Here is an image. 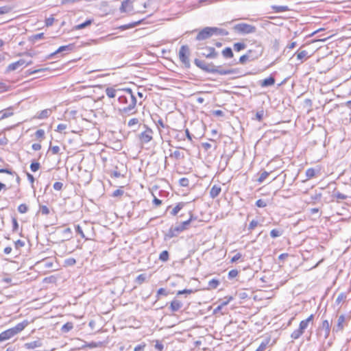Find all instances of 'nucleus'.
I'll return each instance as SVG.
<instances>
[{"instance_id": "1", "label": "nucleus", "mask_w": 351, "mask_h": 351, "mask_svg": "<svg viewBox=\"0 0 351 351\" xmlns=\"http://www.w3.org/2000/svg\"><path fill=\"white\" fill-rule=\"evenodd\" d=\"M125 94L120 95L118 101L120 104L123 105L122 109H120L122 114L132 115L136 113L135 107L136 106V99L132 89L124 88L122 90Z\"/></svg>"}, {"instance_id": "2", "label": "nucleus", "mask_w": 351, "mask_h": 351, "mask_svg": "<svg viewBox=\"0 0 351 351\" xmlns=\"http://www.w3.org/2000/svg\"><path fill=\"white\" fill-rule=\"evenodd\" d=\"M194 63L198 68L208 73H217L221 75L234 73V69H222L221 66H215L213 64H208L206 62L197 58L195 59Z\"/></svg>"}, {"instance_id": "3", "label": "nucleus", "mask_w": 351, "mask_h": 351, "mask_svg": "<svg viewBox=\"0 0 351 351\" xmlns=\"http://www.w3.org/2000/svg\"><path fill=\"white\" fill-rule=\"evenodd\" d=\"M28 325V322L25 320L16 324L14 327L9 328L0 333V342L8 340L21 332Z\"/></svg>"}, {"instance_id": "4", "label": "nucleus", "mask_w": 351, "mask_h": 351, "mask_svg": "<svg viewBox=\"0 0 351 351\" xmlns=\"http://www.w3.org/2000/svg\"><path fill=\"white\" fill-rule=\"evenodd\" d=\"M234 30L241 34H254L256 32V27L247 23H238L233 27Z\"/></svg>"}, {"instance_id": "5", "label": "nucleus", "mask_w": 351, "mask_h": 351, "mask_svg": "<svg viewBox=\"0 0 351 351\" xmlns=\"http://www.w3.org/2000/svg\"><path fill=\"white\" fill-rule=\"evenodd\" d=\"M189 56L190 50L189 47L187 45H182L179 50V58L186 68H189L191 66Z\"/></svg>"}, {"instance_id": "6", "label": "nucleus", "mask_w": 351, "mask_h": 351, "mask_svg": "<svg viewBox=\"0 0 351 351\" xmlns=\"http://www.w3.org/2000/svg\"><path fill=\"white\" fill-rule=\"evenodd\" d=\"M145 130L138 134V138L142 144H145L150 142L153 138V131L152 129L144 125Z\"/></svg>"}, {"instance_id": "7", "label": "nucleus", "mask_w": 351, "mask_h": 351, "mask_svg": "<svg viewBox=\"0 0 351 351\" xmlns=\"http://www.w3.org/2000/svg\"><path fill=\"white\" fill-rule=\"evenodd\" d=\"M197 49L203 50L201 54L207 58H215L218 56V53L215 51L214 47H206L202 48L198 47Z\"/></svg>"}, {"instance_id": "8", "label": "nucleus", "mask_w": 351, "mask_h": 351, "mask_svg": "<svg viewBox=\"0 0 351 351\" xmlns=\"http://www.w3.org/2000/svg\"><path fill=\"white\" fill-rule=\"evenodd\" d=\"M247 53L250 56L253 57V60H254L261 56L263 53V47L262 45H258L254 49H250Z\"/></svg>"}, {"instance_id": "9", "label": "nucleus", "mask_w": 351, "mask_h": 351, "mask_svg": "<svg viewBox=\"0 0 351 351\" xmlns=\"http://www.w3.org/2000/svg\"><path fill=\"white\" fill-rule=\"evenodd\" d=\"M210 27H204L202 29L197 35L196 40H203L207 38H209L212 36V34L210 30H209Z\"/></svg>"}, {"instance_id": "10", "label": "nucleus", "mask_w": 351, "mask_h": 351, "mask_svg": "<svg viewBox=\"0 0 351 351\" xmlns=\"http://www.w3.org/2000/svg\"><path fill=\"white\" fill-rule=\"evenodd\" d=\"M330 330V326L328 320H324L319 328L320 335H323L324 339L328 338Z\"/></svg>"}, {"instance_id": "11", "label": "nucleus", "mask_w": 351, "mask_h": 351, "mask_svg": "<svg viewBox=\"0 0 351 351\" xmlns=\"http://www.w3.org/2000/svg\"><path fill=\"white\" fill-rule=\"evenodd\" d=\"M74 49V45L73 44H69L68 45H64L60 47L55 52L51 53L49 55V57H53L57 53H62L64 51H71Z\"/></svg>"}, {"instance_id": "12", "label": "nucleus", "mask_w": 351, "mask_h": 351, "mask_svg": "<svg viewBox=\"0 0 351 351\" xmlns=\"http://www.w3.org/2000/svg\"><path fill=\"white\" fill-rule=\"evenodd\" d=\"M88 226V225L86 222H84L82 226L80 224L75 226L76 232L79 234L82 238L85 239L86 240L88 239L86 237L84 231L86 230V228Z\"/></svg>"}, {"instance_id": "13", "label": "nucleus", "mask_w": 351, "mask_h": 351, "mask_svg": "<svg viewBox=\"0 0 351 351\" xmlns=\"http://www.w3.org/2000/svg\"><path fill=\"white\" fill-rule=\"evenodd\" d=\"M25 64V61L23 59H21L15 62H13L8 65L7 68L8 71H12L16 70L19 67L24 65Z\"/></svg>"}, {"instance_id": "14", "label": "nucleus", "mask_w": 351, "mask_h": 351, "mask_svg": "<svg viewBox=\"0 0 351 351\" xmlns=\"http://www.w3.org/2000/svg\"><path fill=\"white\" fill-rule=\"evenodd\" d=\"M314 315L312 314L308 318L302 320L300 323L299 328L304 332L305 329L307 328L310 322H313Z\"/></svg>"}, {"instance_id": "15", "label": "nucleus", "mask_w": 351, "mask_h": 351, "mask_svg": "<svg viewBox=\"0 0 351 351\" xmlns=\"http://www.w3.org/2000/svg\"><path fill=\"white\" fill-rule=\"evenodd\" d=\"M42 345H43V343H42L40 339H37L34 341L25 343L24 346L27 350H32L36 348L41 347Z\"/></svg>"}, {"instance_id": "16", "label": "nucleus", "mask_w": 351, "mask_h": 351, "mask_svg": "<svg viewBox=\"0 0 351 351\" xmlns=\"http://www.w3.org/2000/svg\"><path fill=\"white\" fill-rule=\"evenodd\" d=\"M275 78L273 76H269L268 78H266L259 82V84L262 87H267L273 86L275 84Z\"/></svg>"}, {"instance_id": "17", "label": "nucleus", "mask_w": 351, "mask_h": 351, "mask_svg": "<svg viewBox=\"0 0 351 351\" xmlns=\"http://www.w3.org/2000/svg\"><path fill=\"white\" fill-rule=\"evenodd\" d=\"M182 302L175 299L171 302L169 308L172 312H176L179 311L182 308Z\"/></svg>"}, {"instance_id": "18", "label": "nucleus", "mask_w": 351, "mask_h": 351, "mask_svg": "<svg viewBox=\"0 0 351 351\" xmlns=\"http://www.w3.org/2000/svg\"><path fill=\"white\" fill-rule=\"evenodd\" d=\"M209 30H210L212 36L214 34L227 36L228 34V32L226 29H220L218 27H210Z\"/></svg>"}, {"instance_id": "19", "label": "nucleus", "mask_w": 351, "mask_h": 351, "mask_svg": "<svg viewBox=\"0 0 351 351\" xmlns=\"http://www.w3.org/2000/svg\"><path fill=\"white\" fill-rule=\"evenodd\" d=\"M132 10V5L130 0H124L120 8L121 12H127Z\"/></svg>"}, {"instance_id": "20", "label": "nucleus", "mask_w": 351, "mask_h": 351, "mask_svg": "<svg viewBox=\"0 0 351 351\" xmlns=\"http://www.w3.org/2000/svg\"><path fill=\"white\" fill-rule=\"evenodd\" d=\"M221 188L220 186L214 185V186H213V187L211 188V189L210 191V196L214 199L219 195V193H221Z\"/></svg>"}, {"instance_id": "21", "label": "nucleus", "mask_w": 351, "mask_h": 351, "mask_svg": "<svg viewBox=\"0 0 351 351\" xmlns=\"http://www.w3.org/2000/svg\"><path fill=\"white\" fill-rule=\"evenodd\" d=\"M169 157L178 160L183 159L184 158V154L183 152H181L179 150H175L169 154Z\"/></svg>"}, {"instance_id": "22", "label": "nucleus", "mask_w": 351, "mask_h": 351, "mask_svg": "<svg viewBox=\"0 0 351 351\" xmlns=\"http://www.w3.org/2000/svg\"><path fill=\"white\" fill-rule=\"evenodd\" d=\"M271 9L276 13L283 12L290 10L289 8L287 5H271Z\"/></svg>"}, {"instance_id": "23", "label": "nucleus", "mask_w": 351, "mask_h": 351, "mask_svg": "<svg viewBox=\"0 0 351 351\" xmlns=\"http://www.w3.org/2000/svg\"><path fill=\"white\" fill-rule=\"evenodd\" d=\"M222 55L225 58H231L234 54L230 47H226L222 51Z\"/></svg>"}, {"instance_id": "24", "label": "nucleus", "mask_w": 351, "mask_h": 351, "mask_svg": "<svg viewBox=\"0 0 351 351\" xmlns=\"http://www.w3.org/2000/svg\"><path fill=\"white\" fill-rule=\"evenodd\" d=\"M184 202H180L178 203L171 211V214L173 216H176L179 211L184 207Z\"/></svg>"}, {"instance_id": "25", "label": "nucleus", "mask_w": 351, "mask_h": 351, "mask_svg": "<svg viewBox=\"0 0 351 351\" xmlns=\"http://www.w3.org/2000/svg\"><path fill=\"white\" fill-rule=\"evenodd\" d=\"M51 114V110L45 109L39 112L37 116L38 119H43L47 118Z\"/></svg>"}, {"instance_id": "26", "label": "nucleus", "mask_w": 351, "mask_h": 351, "mask_svg": "<svg viewBox=\"0 0 351 351\" xmlns=\"http://www.w3.org/2000/svg\"><path fill=\"white\" fill-rule=\"evenodd\" d=\"M44 38V33H39L31 36L29 40L33 43H35L37 40Z\"/></svg>"}, {"instance_id": "27", "label": "nucleus", "mask_w": 351, "mask_h": 351, "mask_svg": "<svg viewBox=\"0 0 351 351\" xmlns=\"http://www.w3.org/2000/svg\"><path fill=\"white\" fill-rule=\"evenodd\" d=\"M117 90H115L114 88L112 87H108L106 88V93L107 95V96L110 98H114L116 97L117 95Z\"/></svg>"}, {"instance_id": "28", "label": "nucleus", "mask_w": 351, "mask_h": 351, "mask_svg": "<svg viewBox=\"0 0 351 351\" xmlns=\"http://www.w3.org/2000/svg\"><path fill=\"white\" fill-rule=\"evenodd\" d=\"M92 23H93V20H91V19L86 20L85 22L76 25L75 27V29H84V28L89 26L90 25H91Z\"/></svg>"}, {"instance_id": "29", "label": "nucleus", "mask_w": 351, "mask_h": 351, "mask_svg": "<svg viewBox=\"0 0 351 351\" xmlns=\"http://www.w3.org/2000/svg\"><path fill=\"white\" fill-rule=\"evenodd\" d=\"M253 57L250 56L247 53H246L245 55H243L239 58V62L242 64H244L247 61H252Z\"/></svg>"}, {"instance_id": "30", "label": "nucleus", "mask_w": 351, "mask_h": 351, "mask_svg": "<svg viewBox=\"0 0 351 351\" xmlns=\"http://www.w3.org/2000/svg\"><path fill=\"white\" fill-rule=\"evenodd\" d=\"M73 328V325L71 322H67L66 324H64L62 328H61V330L62 332H69L72 328Z\"/></svg>"}, {"instance_id": "31", "label": "nucleus", "mask_w": 351, "mask_h": 351, "mask_svg": "<svg viewBox=\"0 0 351 351\" xmlns=\"http://www.w3.org/2000/svg\"><path fill=\"white\" fill-rule=\"evenodd\" d=\"M345 321V317L344 315H340L338 318V323L336 326V328H335L333 330H341L343 328V323Z\"/></svg>"}, {"instance_id": "32", "label": "nucleus", "mask_w": 351, "mask_h": 351, "mask_svg": "<svg viewBox=\"0 0 351 351\" xmlns=\"http://www.w3.org/2000/svg\"><path fill=\"white\" fill-rule=\"evenodd\" d=\"M303 333L300 328H298L291 333V337L293 339H298Z\"/></svg>"}, {"instance_id": "33", "label": "nucleus", "mask_w": 351, "mask_h": 351, "mask_svg": "<svg viewBox=\"0 0 351 351\" xmlns=\"http://www.w3.org/2000/svg\"><path fill=\"white\" fill-rule=\"evenodd\" d=\"M234 50L236 51H240L245 48V44L243 43H237L233 45Z\"/></svg>"}, {"instance_id": "34", "label": "nucleus", "mask_w": 351, "mask_h": 351, "mask_svg": "<svg viewBox=\"0 0 351 351\" xmlns=\"http://www.w3.org/2000/svg\"><path fill=\"white\" fill-rule=\"evenodd\" d=\"M169 259V252L167 250L162 251L159 256V260L163 262L167 261Z\"/></svg>"}, {"instance_id": "35", "label": "nucleus", "mask_w": 351, "mask_h": 351, "mask_svg": "<svg viewBox=\"0 0 351 351\" xmlns=\"http://www.w3.org/2000/svg\"><path fill=\"white\" fill-rule=\"evenodd\" d=\"M332 197H336L338 199H346L348 196L339 192V191H334L332 194Z\"/></svg>"}, {"instance_id": "36", "label": "nucleus", "mask_w": 351, "mask_h": 351, "mask_svg": "<svg viewBox=\"0 0 351 351\" xmlns=\"http://www.w3.org/2000/svg\"><path fill=\"white\" fill-rule=\"evenodd\" d=\"M269 175V173L266 171H263L261 174H260V176L259 178H258L257 181L259 182V183H262L263 182L265 179L267 178V176Z\"/></svg>"}, {"instance_id": "37", "label": "nucleus", "mask_w": 351, "mask_h": 351, "mask_svg": "<svg viewBox=\"0 0 351 351\" xmlns=\"http://www.w3.org/2000/svg\"><path fill=\"white\" fill-rule=\"evenodd\" d=\"M219 285V281L216 279H212L208 282V289H216Z\"/></svg>"}, {"instance_id": "38", "label": "nucleus", "mask_w": 351, "mask_h": 351, "mask_svg": "<svg viewBox=\"0 0 351 351\" xmlns=\"http://www.w3.org/2000/svg\"><path fill=\"white\" fill-rule=\"evenodd\" d=\"M8 173L11 176H12L13 177L14 176H16L17 177V180H19V177L18 176V175L16 174V172L12 171L11 169H0V173Z\"/></svg>"}, {"instance_id": "39", "label": "nucleus", "mask_w": 351, "mask_h": 351, "mask_svg": "<svg viewBox=\"0 0 351 351\" xmlns=\"http://www.w3.org/2000/svg\"><path fill=\"white\" fill-rule=\"evenodd\" d=\"M306 176L308 179H311L315 176V170L313 168H309L306 171Z\"/></svg>"}, {"instance_id": "40", "label": "nucleus", "mask_w": 351, "mask_h": 351, "mask_svg": "<svg viewBox=\"0 0 351 351\" xmlns=\"http://www.w3.org/2000/svg\"><path fill=\"white\" fill-rule=\"evenodd\" d=\"M307 51H305V50H302V51H300L299 52L297 53V58L298 60H300L301 62H302V60L307 56Z\"/></svg>"}, {"instance_id": "41", "label": "nucleus", "mask_w": 351, "mask_h": 351, "mask_svg": "<svg viewBox=\"0 0 351 351\" xmlns=\"http://www.w3.org/2000/svg\"><path fill=\"white\" fill-rule=\"evenodd\" d=\"M138 123H139L138 119H137V118H132V119L129 120V121L128 123V125L130 128H132V127H134L135 125H138Z\"/></svg>"}, {"instance_id": "42", "label": "nucleus", "mask_w": 351, "mask_h": 351, "mask_svg": "<svg viewBox=\"0 0 351 351\" xmlns=\"http://www.w3.org/2000/svg\"><path fill=\"white\" fill-rule=\"evenodd\" d=\"M28 210V206L25 204H21L18 206V211L20 213H25Z\"/></svg>"}, {"instance_id": "43", "label": "nucleus", "mask_w": 351, "mask_h": 351, "mask_svg": "<svg viewBox=\"0 0 351 351\" xmlns=\"http://www.w3.org/2000/svg\"><path fill=\"white\" fill-rule=\"evenodd\" d=\"M269 343V340H265L263 341L256 351H265L267 344Z\"/></svg>"}, {"instance_id": "44", "label": "nucleus", "mask_w": 351, "mask_h": 351, "mask_svg": "<svg viewBox=\"0 0 351 351\" xmlns=\"http://www.w3.org/2000/svg\"><path fill=\"white\" fill-rule=\"evenodd\" d=\"M154 342V348L158 351H162L164 348V345L162 343V342L159 340H155Z\"/></svg>"}, {"instance_id": "45", "label": "nucleus", "mask_w": 351, "mask_h": 351, "mask_svg": "<svg viewBox=\"0 0 351 351\" xmlns=\"http://www.w3.org/2000/svg\"><path fill=\"white\" fill-rule=\"evenodd\" d=\"M11 10V8L7 5L0 7V15L10 12Z\"/></svg>"}, {"instance_id": "46", "label": "nucleus", "mask_w": 351, "mask_h": 351, "mask_svg": "<svg viewBox=\"0 0 351 351\" xmlns=\"http://www.w3.org/2000/svg\"><path fill=\"white\" fill-rule=\"evenodd\" d=\"M64 263L67 266H73L76 263V261L73 258H69L64 261Z\"/></svg>"}, {"instance_id": "47", "label": "nucleus", "mask_w": 351, "mask_h": 351, "mask_svg": "<svg viewBox=\"0 0 351 351\" xmlns=\"http://www.w3.org/2000/svg\"><path fill=\"white\" fill-rule=\"evenodd\" d=\"M0 114H1V116L0 117V121L2 119H4L5 118H8L13 114L12 112H4L1 111Z\"/></svg>"}, {"instance_id": "48", "label": "nucleus", "mask_w": 351, "mask_h": 351, "mask_svg": "<svg viewBox=\"0 0 351 351\" xmlns=\"http://www.w3.org/2000/svg\"><path fill=\"white\" fill-rule=\"evenodd\" d=\"M179 183L182 186H188L189 184V180L186 178H182L180 179Z\"/></svg>"}, {"instance_id": "49", "label": "nucleus", "mask_w": 351, "mask_h": 351, "mask_svg": "<svg viewBox=\"0 0 351 351\" xmlns=\"http://www.w3.org/2000/svg\"><path fill=\"white\" fill-rule=\"evenodd\" d=\"M40 168V164L36 162H33L30 165V169L33 172L38 171Z\"/></svg>"}, {"instance_id": "50", "label": "nucleus", "mask_w": 351, "mask_h": 351, "mask_svg": "<svg viewBox=\"0 0 351 351\" xmlns=\"http://www.w3.org/2000/svg\"><path fill=\"white\" fill-rule=\"evenodd\" d=\"M12 231L16 232L19 228V223L17 222L16 217H12Z\"/></svg>"}, {"instance_id": "51", "label": "nucleus", "mask_w": 351, "mask_h": 351, "mask_svg": "<svg viewBox=\"0 0 351 351\" xmlns=\"http://www.w3.org/2000/svg\"><path fill=\"white\" fill-rule=\"evenodd\" d=\"M346 295L343 293H341L338 295L337 299H336V303L339 304L341 302L346 300Z\"/></svg>"}, {"instance_id": "52", "label": "nucleus", "mask_w": 351, "mask_h": 351, "mask_svg": "<svg viewBox=\"0 0 351 351\" xmlns=\"http://www.w3.org/2000/svg\"><path fill=\"white\" fill-rule=\"evenodd\" d=\"M256 206L259 208H264L267 206L265 200L259 199L256 202Z\"/></svg>"}, {"instance_id": "53", "label": "nucleus", "mask_w": 351, "mask_h": 351, "mask_svg": "<svg viewBox=\"0 0 351 351\" xmlns=\"http://www.w3.org/2000/svg\"><path fill=\"white\" fill-rule=\"evenodd\" d=\"M280 235H281V232L277 229H273L270 232V236L272 238H276V237H280Z\"/></svg>"}, {"instance_id": "54", "label": "nucleus", "mask_w": 351, "mask_h": 351, "mask_svg": "<svg viewBox=\"0 0 351 351\" xmlns=\"http://www.w3.org/2000/svg\"><path fill=\"white\" fill-rule=\"evenodd\" d=\"M258 221L253 219L252 221H251L248 226V230L250 231L254 230L258 226Z\"/></svg>"}, {"instance_id": "55", "label": "nucleus", "mask_w": 351, "mask_h": 351, "mask_svg": "<svg viewBox=\"0 0 351 351\" xmlns=\"http://www.w3.org/2000/svg\"><path fill=\"white\" fill-rule=\"evenodd\" d=\"M35 136L37 138H43L45 136V131L42 129L38 130L35 133Z\"/></svg>"}, {"instance_id": "56", "label": "nucleus", "mask_w": 351, "mask_h": 351, "mask_svg": "<svg viewBox=\"0 0 351 351\" xmlns=\"http://www.w3.org/2000/svg\"><path fill=\"white\" fill-rule=\"evenodd\" d=\"M238 274H239L238 270L232 269L228 272V278L230 279H232V278H235L236 276H237Z\"/></svg>"}, {"instance_id": "57", "label": "nucleus", "mask_w": 351, "mask_h": 351, "mask_svg": "<svg viewBox=\"0 0 351 351\" xmlns=\"http://www.w3.org/2000/svg\"><path fill=\"white\" fill-rule=\"evenodd\" d=\"M146 277L145 274H140L136 277V282L138 284H142L145 281Z\"/></svg>"}, {"instance_id": "58", "label": "nucleus", "mask_w": 351, "mask_h": 351, "mask_svg": "<svg viewBox=\"0 0 351 351\" xmlns=\"http://www.w3.org/2000/svg\"><path fill=\"white\" fill-rule=\"evenodd\" d=\"M40 212L43 215H48L49 213V209L47 206L43 205L40 207Z\"/></svg>"}, {"instance_id": "59", "label": "nucleus", "mask_w": 351, "mask_h": 351, "mask_svg": "<svg viewBox=\"0 0 351 351\" xmlns=\"http://www.w3.org/2000/svg\"><path fill=\"white\" fill-rule=\"evenodd\" d=\"M66 128H67V125L66 124L60 123V124L58 125L56 131L62 133V132H63V131L64 130L66 129Z\"/></svg>"}, {"instance_id": "60", "label": "nucleus", "mask_w": 351, "mask_h": 351, "mask_svg": "<svg viewBox=\"0 0 351 351\" xmlns=\"http://www.w3.org/2000/svg\"><path fill=\"white\" fill-rule=\"evenodd\" d=\"M263 115H264V111L262 110H260V111H258L256 113V119L258 121H261L263 118Z\"/></svg>"}, {"instance_id": "61", "label": "nucleus", "mask_w": 351, "mask_h": 351, "mask_svg": "<svg viewBox=\"0 0 351 351\" xmlns=\"http://www.w3.org/2000/svg\"><path fill=\"white\" fill-rule=\"evenodd\" d=\"M63 184L60 182H56L53 184V189L56 191H60L62 189Z\"/></svg>"}, {"instance_id": "62", "label": "nucleus", "mask_w": 351, "mask_h": 351, "mask_svg": "<svg viewBox=\"0 0 351 351\" xmlns=\"http://www.w3.org/2000/svg\"><path fill=\"white\" fill-rule=\"evenodd\" d=\"M123 191L121 189H117L113 192L112 196L113 197H118L121 196L123 194Z\"/></svg>"}, {"instance_id": "63", "label": "nucleus", "mask_w": 351, "mask_h": 351, "mask_svg": "<svg viewBox=\"0 0 351 351\" xmlns=\"http://www.w3.org/2000/svg\"><path fill=\"white\" fill-rule=\"evenodd\" d=\"M53 21H54V19L53 17H49V18H47L46 20H45V24L48 27V26H51L53 25Z\"/></svg>"}, {"instance_id": "64", "label": "nucleus", "mask_w": 351, "mask_h": 351, "mask_svg": "<svg viewBox=\"0 0 351 351\" xmlns=\"http://www.w3.org/2000/svg\"><path fill=\"white\" fill-rule=\"evenodd\" d=\"M145 345H138L134 349V351H143Z\"/></svg>"}]
</instances>
